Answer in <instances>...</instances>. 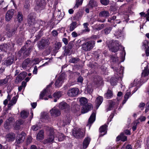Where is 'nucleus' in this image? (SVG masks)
<instances>
[{"instance_id":"nucleus-15","label":"nucleus","mask_w":149,"mask_h":149,"mask_svg":"<svg viewBox=\"0 0 149 149\" xmlns=\"http://www.w3.org/2000/svg\"><path fill=\"white\" fill-rule=\"evenodd\" d=\"M14 11V10L11 9L7 12L5 17V20L6 21L8 22L10 20L13 16Z\"/></svg>"},{"instance_id":"nucleus-20","label":"nucleus","mask_w":149,"mask_h":149,"mask_svg":"<svg viewBox=\"0 0 149 149\" xmlns=\"http://www.w3.org/2000/svg\"><path fill=\"white\" fill-rule=\"evenodd\" d=\"M50 134L48 138L46 139L47 142L49 143L53 141L54 139V130L52 129L49 130Z\"/></svg>"},{"instance_id":"nucleus-26","label":"nucleus","mask_w":149,"mask_h":149,"mask_svg":"<svg viewBox=\"0 0 149 149\" xmlns=\"http://www.w3.org/2000/svg\"><path fill=\"white\" fill-rule=\"evenodd\" d=\"M107 125H103L102 126L99 128L100 132L101 133H103V134H100V136H102L104 135L106 133V130H107Z\"/></svg>"},{"instance_id":"nucleus-64","label":"nucleus","mask_w":149,"mask_h":149,"mask_svg":"<svg viewBox=\"0 0 149 149\" xmlns=\"http://www.w3.org/2000/svg\"><path fill=\"white\" fill-rule=\"evenodd\" d=\"M70 49H66L65 50V53L64 54V55L65 56H67L68 54H69L70 53Z\"/></svg>"},{"instance_id":"nucleus-23","label":"nucleus","mask_w":149,"mask_h":149,"mask_svg":"<svg viewBox=\"0 0 149 149\" xmlns=\"http://www.w3.org/2000/svg\"><path fill=\"white\" fill-rule=\"evenodd\" d=\"M23 123L22 120L19 119L16 121L14 124V129L15 130H17L20 128V126Z\"/></svg>"},{"instance_id":"nucleus-1","label":"nucleus","mask_w":149,"mask_h":149,"mask_svg":"<svg viewBox=\"0 0 149 149\" xmlns=\"http://www.w3.org/2000/svg\"><path fill=\"white\" fill-rule=\"evenodd\" d=\"M95 44V42L94 41H88L81 45L82 49L85 52L89 51L94 47Z\"/></svg>"},{"instance_id":"nucleus-35","label":"nucleus","mask_w":149,"mask_h":149,"mask_svg":"<svg viewBox=\"0 0 149 149\" xmlns=\"http://www.w3.org/2000/svg\"><path fill=\"white\" fill-rule=\"evenodd\" d=\"M44 131L41 130L40 131L37 135V139L38 140H42L44 138Z\"/></svg>"},{"instance_id":"nucleus-31","label":"nucleus","mask_w":149,"mask_h":149,"mask_svg":"<svg viewBox=\"0 0 149 149\" xmlns=\"http://www.w3.org/2000/svg\"><path fill=\"white\" fill-rule=\"evenodd\" d=\"M110 14L109 11L106 10L101 11L99 14V16L100 17H103L105 18L108 17Z\"/></svg>"},{"instance_id":"nucleus-21","label":"nucleus","mask_w":149,"mask_h":149,"mask_svg":"<svg viewBox=\"0 0 149 149\" xmlns=\"http://www.w3.org/2000/svg\"><path fill=\"white\" fill-rule=\"evenodd\" d=\"M14 61V58L13 57H9L4 61V64L6 66H8L13 63Z\"/></svg>"},{"instance_id":"nucleus-36","label":"nucleus","mask_w":149,"mask_h":149,"mask_svg":"<svg viewBox=\"0 0 149 149\" xmlns=\"http://www.w3.org/2000/svg\"><path fill=\"white\" fill-rule=\"evenodd\" d=\"M17 100V98L15 96L13 97L11 100L9 102L8 104V107L9 108L10 107L15 104Z\"/></svg>"},{"instance_id":"nucleus-51","label":"nucleus","mask_w":149,"mask_h":149,"mask_svg":"<svg viewBox=\"0 0 149 149\" xmlns=\"http://www.w3.org/2000/svg\"><path fill=\"white\" fill-rule=\"evenodd\" d=\"M58 140L59 141H62L64 139V135L61 133H58Z\"/></svg>"},{"instance_id":"nucleus-5","label":"nucleus","mask_w":149,"mask_h":149,"mask_svg":"<svg viewBox=\"0 0 149 149\" xmlns=\"http://www.w3.org/2000/svg\"><path fill=\"white\" fill-rule=\"evenodd\" d=\"M27 45H25V47H22L19 52V53L21 54V55H22L24 58L27 57L30 54L33 47V46H30L27 49H26L25 47Z\"/></svg>"},{"instance_id":"nucleus-32","label":"nucleus","mask_w":149,"mask_h":149,"mask_svg":"<svg viewBox=\"0 0 149 149\" xmlns=\"http://www.w3.org/2000/svg\"><path fill=\"white\" fill-rule=\"evenodd\" d=\"M77 26V22L75 21L72 22L69 25V31H73Z\"/></svg>"},{"instance_id":"nucleus-18","label":"nucleus","mask_w":149,"mask_h":149,"mask_svg":"<svg viewBox=\"0 0 149 149\" xmlns=\"http://www.w3.org/2000/svg\"><path fill=\"white\" fill-rule=\"evenodd\" d=\"M94 82L95 84L97 85V86L101 85L102 83V78L98 76H95L94 77Z\"/></svg>"},{"instance_id":"nucleus-8","label":"nucleus","mask_w":149,"mask_h":149,"mask_svg":"<svg viewBox=\"0 0 149 149\" xmlns=\"http://www.w3.org/2000/svg\"><path fill=\"white\" fill-rule=\"evenodd\" d=\"M72 134L76 138H81L84 136V131L80 129H74L72 131Z\"/></svg>"},{"instance_id":"nucleus-53","label":"nucleus","mask_w":149,"mask_h":149,"mask_svg":"<svg viewBox=\"0 0 149 149\" xmlns=\"http://www.w3.org/2000/svg\"><path fill=\"white\" fill-rule=\"evenodd\" d=\"M40 127L37 125H33L31 127L32 130L33 131H37L39 130Z\"/></svg>"},{"instance_id":"nucleus-62","label":"nucleus","mask_w":149,"mask_h":149,"mask_svg":"<svg viewBox=\"0 0 149 149\" xmlns=\"http://www.w3.org/2000/svg\"><path fill=\"white\" fill-rule=\"evenodd\" d=\"M100 52V50H98L97 51L94 52V54L95 56H96V57L97 58H98L100 56V55L98 53Z\"/></svg>"},{"instance_id":"nucleus-6","label":"nucleus","mask_w":149,"mask_h":149,"mask_svg":"<svg viewBox=\"0 0 149 149\" xmlns=\"http://www.w3.org/2000/svg\"><path fill=\"white\" fill-rule=\"evenodd\" d=\"M18 26H19L17 25H14L10 29L9 25H6V29L7 31L8 36L10 37L14 36L16 33Z\"/></svg>"},{"instance_id":"nucleus-52","label":"nucleus","mask_w":149,"mask_h":149,"mask_svg":"<svg viewBox=\"0 0 149 149\" xmlns=\"http://www.w3.org/2000/svg\"><path fill=\"white\" fill-rule=\"evenodd\" d=\"M100 1L102 4L104 6L107 5L109 3V0H100Z\"/></svg>"},{"instance_id":"nucleus-9","label":"nucleus","mask_w":149,"mask_h":149,"mask_svg":"<svg viewBox=\"0 0 149 149\" xmlns=\"http://www.w3.org/2000/svg\"><path fill=\"white\" fill-rule=\"evenodd\" d=\"M45 5V0H36V9L41 10L44 8Z\"/></svg>"},{"instance_id":"nucleus-49","label":"nucleus","mask_w":149,"mask_h":149,"mask_svg":"<svg viewBox=\"0 0 149 149\" xmlns=\"http://www.w3.org/2000/svg\"><path fill=\"white\" fill-rule=\"evenodd\" d=\"M4 126L5 128L6 129L9 130L11 127L10 124L8 123L7 121H5L4 125Z\"/></svg>"},{"instance_id":"nucleus-48","label":"nucleus","mask_w":149,"mask_h":149,"mask_svg":"<svg viewBox=\"0 0 149 149\" xmlns=\"http://www.w3.org/2000/svg\"><path fill=\"white\" fill-rule=\"evenodd\" d=\"M84 0H77L76 1L74 8H78L79 6L81 5Z\"/></svg>"},{"instance_id":"nucleus-11","label":"nucleus","mask_w":149,"mask_h":149,"mask_svg":"<svg viewBox=\"0 0 149 149\" xmlns=\"http://www.w3.org/2000/svg\"><path fill=\"white\" fill-rule=\"evenodd\" d=\"M79 92V90L77 88H71L68 91L67 94L70 96L74 97L78 95Z\"/></svg>"},{"instance_id":"nucleus-7","label":"nucleus","mask_w":149,"mask_h":149,"mask_svg":"<svg viewBox=\"0 0 149 149\" xmlns=\"http://www.w3.org/2000/svg\"><path fill=\"white\" fill-rule=\"evenodd\" d=\"M49 44V41L48 39H42L38 42V46L39 49L43 50L48 46Z\"/></svg>"},{"instance_id":"nucleus-38","label":"nucleus","mask_w":149,"mask_h":149,"mask_svg":"<svg viewBox=\"0 0 149 149\" xmlns=\"http://www.w3.org/2000/svg\"><path fill=\"white\" fill-rule=\"evenodd\" d=\"M17 17L18 22L21 23L23 19V15L21 12H19L18 13Z\"/></svg>"},{"instance_id":"nucleus-59","label":"nucleus","mask_w":149,"mask_h":149,"mask_svg":"<svg viewBox=\"0 0 149 149\" xmlns=\"http://www.w3.org/2000/svg\"><path fill=\"white\" fill-rule=\"evenodd\" d=\"M14 118L13 117H9L8 119H7L6 121H7L8 123H10L13 122V121L14 120Z\"/></svg>"},{"instance_id":"nucleus-10","label":"nucleus","mask_w":149,"mask_h":149,"mask_svg":"<svg viewBox=\"0 0 149 149\" xmlns=\"http://www.w3.org/2000/svg\"><path fill=\"white\" fill-rule=\"evenodd\" d=\"M35 18L33 13L29 14L27 17V22L30 26H33L35 24Z\"/></svg>"},{"instance_id":"nucleus-43","label":"nucleus","mask_w":149,"mask_h":149,"mask_svg":"<svg viewBox=\"0 0 149 149\" xmlns=\"http://www.w3.org/2000/svg\"><path fill=\"white\" fill-rule=\"evenodd\" d=\"M29 115V113L25 111H22L20 113L21 117L23 118H27Z\"/></svg>"},{"instance_id":"nucleus-13","label":"nucleus","mask_w":149,"mask_h":149,"mask_svg":"<svg viewBox=\"0 0 149 149\" xmlns=\"http://www.w3.org/2000/svg\"><path fill=\"white\" fill-rule=\"evenodd\" d=\"M16 136L13 133L10 132L7 134L5 136L6 141L11 142L13 141L15 139Z\"/></svg>"},{"instance_id":"nucleus-63","label":"nucleus","mask_w":149,"mask_h":149,"mask_svg":"<svg viewBox=\"0 0 149 149\" xmlns=\"http://www.w3.org/2000/svg\"><path fill=\"white\" fill-rule=\"evenodd\" d=\"M83 81V79L81 76H80L77 79V81L79 82L82 83Z\"/></svg>"},{"instance_id":"nucleus-46","label":"nucleus","mask_w":149,"mask_h":149,"mask_svg":"<svg viewBox=\"0 0 149 149\" xmlns=\"http://www.w3.org/2000/svg\"><path fill=\"white\" fill-rule=\"evenodd\" d=\"M8 81V78L7 77L4 79L0 80V86L6 84Z\"/></svg>"},{"instance_id":"nucleus-25","label":"nucleus","mask_w":149,"mask_h":149,"mask_svg":"<svg viewBox=\"0 0 149 149\" xmlns=\"http://www.w3.org/2000/svg\"><path fill=\"white\" fill-rule=\"evenodd\" d=\"M88 25L89 24L88 23H85L84 24L83 26H84V29L81 31V33L79 34V35H81L84 33H85L86 32L88 33L90 31V29L88 27Z\"/></svg>"},{"instance_id":"nucleus-27","label":"nucleus","mask_w":149,"mask_h":149,"mask_svg":"<svg viewBox=\"0 0 149 149\" xmlns=\"http://www.w3.org/2000/svg\"><path fill=\"white\" fill-rule=\"evenodd\" d=\"M103 100L102 97L99 96L96 99V108L98 109L100 105L102 104Z\"/></svg>"},{"instance_id":"nucleus-47","label":"nucleus","mask_w":149,"mask_h":149,"mask_svg":"<svg viewBox=\"0 0 149 149\" xmlns=\"http://www.w3.org/2000/svg\"><path fill=\"white\" fill-rule=\"evenodd\" d=\"M79 60V59L78 58H72L70 60V62L72 63H76Z\"/></svg>"},{"instance_id":"nucleus-45","label":"nucleus","mask_w":149,"mask_h":149,"mask_svg":"<svg viewBox=\"0 0 149 149\" xmlns=\"http://www.w3.org/2000/svg\"><path fill=\"white\" fill-rule=\"evenodd\" d=\"M61 96V93L60 91L55 92L53 95V96L55 98L58 99Z\"/></svg>"},{"instance_id":"nucleus-29","label":"nucleus","mask_w":149,"mask_h":149,"mask_svg":"<svg viewBox=\"0 0 149 149\" xmlns=\"http://www.w3.org/2000/svg\"><path fill=\"white\" fill-rule=\"evenodd\" d=\"M117 141H119L121 140L122 141H125L127 140V137L124 135V133H121L120 136H118L116 138Z\"/></svg>"},{"instance_id":"nucleus-28","label":"nucleus","mask_w":149,"mask_h":149,"mask_svg":"<svg viewBox=\"0 0 149 149\" xmlns=\"http://www.w3.org/2000/svg\"><path fill=\"white\" fill-rule=\"evenodd\" d=\"M59 107L60 109H67L68 110L70 109V106L64 102H61L59 104Z\"/></svg>"},{"instance_id":"nucleus-61","label":"nucleus","mask_w":149,"mask_h":149,"mask_svg":"<svg viewBox=\"0 0 149 149\" xmlns=\"http://www.w3.org/2000/svg\"><path fill=\"white\" fill-rule=\"evenodd\" d=\"M40 61L41 60L38 58H35L34 60V61L35 62L34 63L36 64H38Z\"/></svg>"},{"instance_id":"nucleus-4","label":"nucleus","mask_w":149,"mask_h":149,"mask_svg":"<svg viewBox=\"0 0 149 149\" xmlns=\"http://www.w3.org/2000/svg\"><path fill=\"white\" fill-rule=\"evenodd\" d=\"M15 45V44L12 42L3 44L0 45V50L2 51L7 52L12 49Z\"/></svg>"},{"instance_id":"nucleus-30","label":"nucleus","mask_w":149,"mask_h":149,"mask_svg":"<svg viewBox=\"0 0 149 149\" xmlns=\"http://www.w3.org/2000/svg\"><path fill=\"white\" fill-rule=\"evenodd\" d=\"M90 140L91 139L89 137H87L85 138L83 143V146L84 148H86L87 147Z\"/></svg>"},{"instance_id":"nucleus-14","label":"nucleus","mask_w":149,"mask_h":149,"mask_svg":"<svg viewBox=\"0 0 149 149\" xmlns=\"http://www.w3.org/2000/svg\"><path fill=\"white\" fill-rule=\"evenodd\" d=\"M27 73L25 72H23L20 73L16 77L15 80V82L17 83L22 81L26 76Z\"/></svg>"},{"instance_id":"nucleus-39","label":"nucleus","mask_w":149,"mask_h":149,"mask_svg":"<svg viewBox=\"0 0 149 149\" xmlns=\"http://www.w3.org/2000/svg\"><path fill=\"white\" fill-rule=\"evenodd\" d=\"M111 68L113 69L114 70L118 72L119 74H123L124 70L123 67L120 66L119 67V69H117L116 68L114 69L113 67H112Z\"/></svg>"},{"instance_id":"nucleus-19","label":"nucleus","mask_w":149,"mask_h":149,"mask_svg":"<svg viewBox=\"0 0 149 149\" xmlns=\"http://www.w3.org/2000/svg\"><path fill=\"white\" fill-rule=\"evenodd\" d=\"M92 107L91 104H87L85 105H84L81 108V113H84L87 112L91 109Z\"/></svg>"},{"instance_id":"nucleus-3","label":"nucleus","mask_w":149,"mask_h":149,"mask_svg":"<svg viewBox=\"0 0 149 149\" xmlns=\"http://www.w3.org/2000/svg\"><path fill=\"white\" fill-rule=\"evenodd\" d=\"M120 46V44H119V42L117 40H115L114 41H110L108 47L109 49L112 52H116L119 49Z\"/></svg>"},{"instance_id":"nucleus-22","label":"nucleus","mask_w":149,"mask_h":149,"mask_svg":"<svg viewBox=\"0 0 149 149\" xmlns=\"http://www.w3.org/2000/svg\"><path fill=\"white\" fill-rule=\"evenodd\" d=\"M24 139V137L22 134H18L16 139L15 143L17 144H19L23 142Z\"/></svg>"},{"instance_id":"nucleus-55","label":"nucleus","mask_w":149,"mask_h":149,"mask_svg":"<svg viewBox=\"0 0 149 149\" xmlns=\"http://www.w3.org/2000/svg\"><path fill=\"white\" fill-rule=\"evenodd\" d=\"M32 137L31 136H29L28 137L26 141L27 144H29L32 142Z\"/></svg>"},{"instance_id":"nucleus-2","label":"nucleus","mask_w":149,"mask_h":149,"mask_svg":"<svg viewBox=\"0 0 149 149\" xmlns=\"http://www.w3.org/2000/svg\"><path fill=\"white\" fill-rule=\"evenodd\" d=\"M121 15L116 16H113L110 18H109L108 21L111 23V26L113 27H116L117 26V24H119L121 22V20L120 19Z\"/></svg>"},{"instance_id":"nucleus-37","label":"nucleus","mask_w":149,"mask_h":149,"mask_svg":"<svg viewBox=\"0 0 149 149\" xmlns=\"http://www.w3.org/2000/svg\"><path fill=\"white\" fill-rule=\"evenodd\" d=\"M104 96L107 99L110 98L113 96L112 91L108 89L107 93L105 94Z\"/></svg>"},{"instance_id":"nucleus-56","label":"nucleus","mask_w":149,"mask_h":149,"mask_svg":"<svg viewBox=\"0 0 149 149\" xmlns=\"http://www.w3.org/2000/svg\"><path fill=\"white\" fill-rule=\"evenodd\" d=\"M105 25V24H102L99 25L98 26L97 28H96L95 29L97 30H100L104 28Z\"/></svg>"},{"instance_id":"nucleus-12","label":"nucleus","mask_w":149,"mask_h":149,"mask_svg":"<svg viewBox=\"0 0 149 149\" xmlns=\"http://www.w3.org/2000/svg\"><path fill=\"white\" fill-rule=\"evenodd\" d=\"M65 78V75L63 74H61L55 83V86L58 87L61 86Z\"/></svg>"},{"instance_id":"nucleus-54","label":"nucleus","mask_w":149,"mask_h":149,"mask_svg":"<svg viewBox=\"0 0 149 149\" xmlns=\"http://www.w3.org/2000/svg\"><path fill=\"white\" fill-rule=\"evenodd\" d=\"M87 92L89 94L91 93L93 91V89L91 88V86L88 85L87 88Z\"/></svg>"},{"instance_id":"nucleus-50","label":"nucleus","mask_w":149,"mask_h":149,"mask_svg":"<svg viewBox=\"0 0 149 149\" xmlns=\"http://www.w3.org/2000/svg\"><path fill=\"white\" fill-rule=\"evenodd\" d=\"M61 47V42H57L55 43V51L58 50Z\"/></svg>"},{"instance_id":"nucleus-60","label":"nucleus","mask_w":149,"mask_h":149,"mask_svg":"<svg viewBox=\"0 0 149 149\" xmlns=\"http://www.w3.org/2000/svg\"><path fill=\"white\" fill-rule=\"evenodd\" d=\"M142 75L143 76L145 77L148 76L149 74L147 70H144L142 73Z\"/></svg>"},{"instance_id":"nucleus-16","label":"nucleus","mask_w":149,"mask_h":149,"mask_svg":"<svg viewBox=\"0 0 149 149\" xmlns=\"http://www.w3.org/2000/svg\"><path fill=\"white\" fill-rule=\"evenodd\" d=\"M50 112L51 115L54 117H57L61 114L60 111L55 107L52 108Z\"/></svg>"},{"instance_id":"nucleus-42","label":"nucleus","mask_w":149,"mask_h":149,"mask_svg":"<svg viewBox=\"0 0 149 149\" xmlns=\"http://www.w3.org/2000/svg\"><path fill=\"white\" fill-rule=\"evenodd\" d=\"M79 102L80 104L83 106L86 104L88 102L87 99L84 97L81 98L79 100Z\"/></svg>"},{"instance_id":"nucleus-41","label":"nucleus","mask_w":149,"mask_h":149,"mask_svg":"<svg viewBox=\"0 0 149 149\" xmlns=\"http://www.w3.org/2000/svg\"><path fill=\"white\" fill-rule=\"evenodd\" d=\"M122 34V31L120 29L116 31L114 33V35L117 38L120 37Z\"/></svg>"},{"instance_id":"nucleus-44","label":"nucleus","mask_w":149,"mask_h":149,"mask_svg":"<svg viewBox=\"0 0 149 149\" xmlns=\"http://www.w3.org/2000/svg\"><path fill=\"white\" fill-rule=\"evenodd\" d=\"M113 26H109L108 27H107L104 29V31L105 34L107 35L111 31Z\"/></svg>"},{"instance_id":"nucleus-40","label":"nucleus","mask_w":149,"mask_h":149,"mask_svg":"<svg viewBox=\"0 0 149 149\" xmlns=\"http://www.w3.org/2000/svg\"><path fill=\"white\" fill-rule=\"evenodd\" d=\"M109 107L106 109L107 111L111 110L112 108L113 107V106L115 104V102L112 100H109Z\"/></svg>"},{"instance_id":"nucleus-33","label":"nucleus","mask_w":149,"mask_h":149,"mask_svg":"<svg viewBox=\"0 0 149 149\" xmlns=\"http://www.w3.org/2000/svg\"><path fill=\"white\" fill-rule=\"evenodd\" d=\"M30 59L28 58L25 60L23 61L22 64V67L24 69H26L27 65L30 63Z\"/></svg>"},{"instance_id":"nucleus-57","label":"nucleus","mask_w":149,"mask_h":149,"mask_svg":"<svg viewBox=\"0 0 149 149\" xmlns=\"http://www.w3.org/2000/svg\"><path fill=\"white\" fill-rule=\"evenodd\" d=\"M131 95V92H127L124 95V98L125 99L128 100L129 97Z\"/></svg>"},{"instance_id":"nucleus-58","label":"nucleus","mask_w":149,"mask_h":149,"mask_svg":"<svg viewBox=\"0 0 149 149\" xmlns=\"http://www.w3.org/2000/svg\"><path fill=\"white\" fill-rule=\"evenodd\" d=\"M66 119L65 118L66 121V123H69L70 122V120L72 119V117L71 116H70L69 115H68V116H66Z\"/></svg>"},{"instance_id":"nucleus-24","label":"nucleus","mask_w":149,"mask_h":149,"mask_svg":"<svg viewBox=\"0 0 149 149\" xmlns=\"http://www.w3.org/2000/svg\"><path fill=\"white\" fill-rule=\"evenodd\" d=\"M54 83V82L52 81L51 82L50 84H49L47 86V87L46 88V89L44 90L42 92L40 95V99H43V97L45 96V94L46 92L48 91V89L49 88L51 87L52 86V85Z\"/></svg>"},{"instance_id":"nucleus-17","label":"nucleus","mask_w":149,"mask_h":149,"mask_svg":"<svg viewBox=\"0 0 149 149\" xmlns=\"http://www.w3.org/2000/svg\"><path fill=\"white\" fill-rule=\"evenodd\" d=\"M95 118V113L94 112H93L89 118L88 124L86 126L90 127L91 124L94 121Z\"/></svg>"},{"instance_id":"nucleus-34","label":"nucleus","mask_w":149,"mask_h":149,"mask_svg":"<svg viewBox=\"0 0 149 149\" xmlns=\"http://www.w3.org/2000/svg\"><path fill=\"white\" fill-rule=\"evenodd\" d=\"M88 6L90 8H93V7L97 6V2L94 0H91L89 2Z\"/></svg>"}]
</instances>
